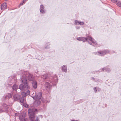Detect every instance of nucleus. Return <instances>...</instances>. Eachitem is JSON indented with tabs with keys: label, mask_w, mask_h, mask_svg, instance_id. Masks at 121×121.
<instances>
[{
	"label": "nucleus",
	"mask_w": 121,
	"mask_h": 121,
	"mask_svg": "<svg viewBox=\"0 0 121 121\" xmlns=\"http://www.w3.org/2000/svg\"><path fill=\"white\" fill-rule=\"evenodd\" d=\"M38 76L40 79L41 78H42L43 79H45L46 81L45 84V89L48 91L51 90L52 85L54 86L56 85V84H54L53 82H56L57 81L56 77L53 78L52 77L50 76L48 74H46Z\"/></svg>",
	"instance_id": "1"
},
{
	"label": "nucleus",
	"mask_w": 121,
	"mask_h": 121,
	"mask_svg": "<svg viewBox=\"0 0 121 121\" xmlns=\"http://www.w3.org/2000/svg\"><path fill=\"white\" fill-rule=\"evenodd\" d=\"M22 83L24 84V85L21 84L19 86V89L22 91H24L26 89H29L30 88L26 82L27 79L25 78L23 79L22 78H20Z\"/></svg>",
	"instance_id": "2"
},
{
	"label": "nucleus",
	"mask_w": 121,
	"mask_h": 121,
	"mask_svg": "<svg viewBox=\"0 0 121 121\" xmlns=\"http://www.w3.org/2000/svg\"><path fill=\"white\" fill-rule=\"evenodd\" d=\"M20 73L22 76L21 77H22L24 79L25 78L26 79V77H27L28 80L30 81H32L34 79L33 75L30 73L28 71H24L22 70L20 71Z\"/></svg>",
	"instance_id": "3"
},
{
	"label": "nucleus",
	"mask_w": 121,
	"mask_h": 121,
	"mask_svg": "<svg viewBox=\"0 0 121 121\" xmlns=\"http://www.w3.org/2000/svg\"><path fill=\"white\" fill-rule=\"evenodd\" d=\"M87 41L88 43L91 45H93L94 47H99L100 45L99 44L95 39L90 36H88L87 37Z\"/></svg>",
	"instance_id": "4"
},
{
	"label": "nucleus",
	"mask_w": 121,
	"mask_h": 121,
	"mask_svg": "<svg viewBox=\"0 0 121 121\" xmlns=\"http://www.w3.org/2000/svg\"><path fill=\"white\" fill-rule=\"evenodd\" d=\"M37 109H36L29 108L28 110V115L30 119L32 121H35L36 120L34 115L35 111H36Z\"/></svg>",
	"instance_id": "5"
},
{
	"label": "nucleus",
	"mask_w": 121,
	"mask_h": 121,
	"mask_svg": "<svg viewBox=\"0 0 121 121\" xmlns=\"http://www.w3.org/2000/svg\"><path fill=\"white\" fill-rule=\"evenodd\" d=\"M110 51L109 50L106 49L104 51H99L95 53V54L99 56H104L107 53H109Z\"/></svg>",
	"instance_id": "6"
},
{
	"label": "nucleus",
	"mask_w": 121,
	"mask_h": 121,
	"mask_svg": "<svg viewBox=\"0 0 121 121\" xmlns=\"http://www.w3.org/2000/svg\"><path fill=\"white\" fill-rule=\"evenodd\" d=\"M26 114L25 113H21L20 115L19 118L20 121H28V120L27 118H24L26 116Z\"/></svg>",
	"instance_id": "7"
},
{
	"label": "nucleus",
	"mask_w": 121,
	"mask_h": 121,
	"mask_svg": "<svg viewBox=\"0 0 121 121\" xmlns=\"http://www.w3.org/2000/svg\"><path fill=\"white\" fill-rule=\"evenodd\" d=\"M42 93L41 92H39L37 95H35L34 96L32 97L34 99H40L41 98Z\"/></svg>",
	"instance_id": "8"
},
{
	"label": "nucleus",
	"mask_w": 121,
	"mask_h": 121,
	"mask_svg": "<svg viewBox=\"0 0 121 121\" xmlns=\"http://www.w3.org/2000/svg\"><path fill=\"white\" fill-rule=\"evenodd\" d=\"M76 39L78 40L82 41L84 42L87 41V37H80L77 38Z\"/></svg>",
	"instance_id": "9"
},
{
	"label": "nucleus",
	"mask_w": 121,
	"mask_h": 121,
	"mask_svg": "<svg viewBox=\"0 0 121 121\" xmlns=\"http://www.w3.org/2000/svg\"><path fill=\"white\" fill-rule=\"evenodd\" d=\"M35 99V100L34 103V107H37L39 106L40 104L41 101L39 100V99Z\"/></svg>",
	"instance_id": "10"
},
{
	"label": "nucleus",
	"mask_w": 121,
	"mask_h": 121,
	"mask_svg": "<svg viewBox=\"0 0 121 121\" xmlns=\"http://www.w3.org/2000/svg\"><path fill=\"white\" fill-rule=\"evenodd\" d=\"M4 98L5 99H10L12 97V95L10 93H8L4 96Z\"/></svg>",
	"instance_id": "11"
},
{
	"label": "nucleus",
	"mask_w": 121,
	"mask_h": 121,
	"mask_svg": "<svg viewBox=\"0 0 121 121\" xmlns=\"http://www.w3.org/2000/svg\"><path fill=\"white\" fill-rule=\"evenodd\" d=\"M39 10L40 12L42 13H45L46 12L45 10L44 9L43 6L42 4L40 6Z\"/></svg>",
	"instance_id": "12"
},
{
	"label": "nucleus",
	"mask_w": 121,
	"mask_h": 121,
	"mask_svg": "<svg viewBox=\"0 0 121 121\" xmlns=\"http://www.w3.org/2000/svg\"><path fill=\"white\" fill-rule=\"evenodd\" d=\"M84 23V22H83L79 21L76 20L74 21V24L76 25H83Z\"/></svg>",
	"instance_id": "13"
},
{
	"label": "nucleus",
	"mask_w": 121,
	"mask_h": 121,
	"mask_svg": "<svg viewBox=\"0 0 121 121\" xmlns=\"http://www.w3.org/2000/svg\"><path fill=\"white\" fill-rule=\"evenodd\" d=\"M13 97L14 100H17L20 99V95L18 94H15L13 96Z\"/></svg>",
	"instance_id": "14"
},
{
	"label": "nucleus",
	"mask_w": 121,
	"mask_h": 121,
	"mask_svg": "<svg viewBox=\"0 0 121 121\" xmlns=\"http://www.w3.org/2000/svg\"><path fill=\"white\" fill-rule=\"evenodd\" d=\"M62 71L66 73L67 71V66L65 65H64L61 67Z\"/></svg>",
	"instance_id": "15"
},
{
	"label": "nucleus",
	"mask_w": 121,
	"mask_h": 121,
	"mask_svg": "<svg viewBox=\"0 0 121 121\" xmlns=\"http://www.w3.org/2000/svg\"><path fill=\"white\" fill-rule=\"evenodd\" d=\"M30 93V91L28 90L26 92H23L22 93V94L23 97H26L27 95H29Z\"/></svg>",
	"instance_id": "16"
},
{
	"label": "nucleus",
	"mask_w": 121,
	"mask_h": 121,
	"mask_svg": "<svg viewBox=\"0 0 121 121\" xmlns=\"http://www.w3.org/2000/svg\"><path fill=\"white\" fill-rule=\"evenodd\" d=\"M32 86L33 88L36 89L37 87V82L35 81H33L32 82Z\"/></svg>",
	"instance_id": "17"
},
{
	"label": "nucleus",
	"mask_w": 121,
	"mask_h": 121,
	"mask_svg": "<svg viewBox=\"0 0 121 121\" xmlns=\"http://www.w3.org/2000/svg\"><path fill=\"white\" fill-rule=\"evenodd\" d=\"M12 88L14 91H16L18 88V87L16 84H14Z\"/></svg>",
	"instance_id": "18"
},
{
	"label": "nucleus",
	"mask_w": 121,
	"mask_h": 121,
	"mask_svg": "<svg viewBox=\"0 0 121 121\" xmlns=\"http://www.w3.org/2000/svg\"><path fill=\"white\" fill-rule=\"evenodd\" d=\"M91 79L94 81L97 82L98 81V79L97 78H95L93 77H91Z\"/></svg>",
	"instance_id": "19"
},
{
	"label": "nucleus",
	"mask_w": 121,
	"mask_h": 121,
	"mask_svg": "<svg viewBox=\"0 0 121 121\" xmlns=\"http://www.w3.org/2000/svg\"><path fill=\"white\" fill-rule=\"evenodd\" d=\"M111 70L110 69L106 67L105 71L108 73L110 72Z\"/></svg>",
	"instance_id": "20"
},
{
	"label": "nucleus",
	"mask_w": 121,
	"mask_h": 121,
	"mask_svg": "<svg viewBox=\"0 0 121 121\" xmlns=\"http://www.w3.org/2000/svg\"><path fill=\"white\" fill-rule=\"evenodd\" d=\"M8 105L6 104L5 103H4L2 105V106L4 107V108L6 109H7L8 108Z\"/></svg>",
	"instance_id": "21"
},
{
	"label": "nucleus",
	"mask_w": 121,
	"mask_h": 121,
	"mask_svg": "<svg viewBox=\"0 0 121 121\" xmlns=\"http://www.w3.org/2000/svg\"><path fill=\"white\" fill-rule=\"evenodd\" d=\"M50 45V44L46 45L45 47V48L46 49H49L50 48V47L49 46Z\"/></svg>",
	"instance_id": "22"
},
{
	"label": "nucleus",
	"mask_w": 121,
	"mask_h": 121,
	"mask_svg": "<svg viewBox=\"0 0 121 121\" xmlns=\"http://www.w3.org/2000/svg\"><path fill=\"white\" fill-rule=\"evenodd\" d=\"M116 4L117 6L121 7V3L120 1H118Z\"/></svg>",
	"instance_id": "23"
},
{
	"label": "nucleus",
	"mask_w": 121,
	"mask_h": 121,
	"mask_svg": "<svg viewBox=\"0 0 121 121\" xmlns=\"http://www.w3.org/2000/svg\"><path fill=\"white\" fill-rule=\"evenodd\" d=\"M24 101H25V99L23 97H22L21 98V99L20 100V102L22 103H23L24 102Z\"/></svg>",
	"instance_id": "24"
},
{
	"label": "nucleus",
	"mask_w": 121,
	"mask_h": 121,
	"mask_svg": "<svg viewBox=\"0 0 121 121\" xmlns=\"http://www.w3.org/2000/svg\"><path fill=\"white\" fill-rule=\"evenodd\" d=\"M96 89H97V92H99L101 91V89L100 88L98 87H96Z\"/></svg>",
	"instance_id": "25"
},
{
	"label": "nucleus",
	"mask_w": 121,
	"mask_h": 121,
	"mask_svg": "<svg viewBox=\"0 0 121 121\" xmlns=\"http://www.w3.org/2000/svg\"><path fill=\"white\" fill-rule=\"evenodd\" d=\"M93 90L94 92L95 93H96L97 92V89H96V87H94L93 88Z\"/></svg>",
	"instance_id": "26"
},
{
	"label": "nucleus",
	"mask_w": 121,
	"mask_h": 121,
	"mask_svg": "<svg viewBox=\"0 0 121 121\" xmlns=\"http://www.w3.org/2000/svg\"><path fill=\"white\" fill-rule=\"evenodd\" d=\"M112 1L114 3H117V0H112Z\"/></svg>",
	"instance_id": "27"
},
{
	"label": "nucleus",
	"mask_w": 121,
	"mask_h": 121,
	"mask_svg": "<svg viewBox=\"0 0 121 121\" xmlns=\"http://www.w3.org/2000/svg\"><path fill=\"white\" fill-rule=\"evenodd\" d=\"M21 114H20L19 113H15V116H20V115Z\"/></svg>",
	"instance_id": "28"
},
{
	"label": "nucleus",
	"mask_w": 121,
	"mask_h": 121,
	"mask_svg": "<svg viewBox=\"0 0 121 121\" xmlns=\"http://www.w3.org/2000/svg\"><path fill=\"white\" fill-rule=\"evenodd\" d=\"M25 1L23 0L22 2L20 4V6H21L24 3H25Z\"/></svg>",
	"instance_id": "29"
},
{
	"label": "nucleus",
	"mask_w": 121,
	"mask_h": 121,
	"mask_svg": "<svg viewBox=\"0 0 121 121\" xmlns=\"http://www.w3.org/2000/svg\"><path fill=\"white\" fill-rule=\"evenodd\" d=\"M106 69V67H104V68H102L101 69V71H100V72H102L101 70H102L103 71H104V70H105Z\"/></svg>",
	"instance_id": "30"
},
{
	"label": "nucleus",
	"mask_w": 121,
	"mask_h": 121,
	"mask_svg": "<svg viewBox=\"0 0 121 121\" xmlns=\"http://www.w3.org/2000/svg\"><path fill=\"white\" fill-rule=\"evenodd\" d=\"M38 117L40 118V119H42L43 118V116L42 115H39V116Z\"/></svg>",
	"instance_id": "31"
},
{
	"label": "nucleus",
	"mask_w": 121,
	"mask_h": 121,
	"mask_svg": "<svg viewBox=\"0 0 121 121\" xmlns=\"http://www.w3.org/2000/svg\"><path fill=\"white\" fill-rule=\"evenodd\" d=\"M99 72H100V71H96L95 72H92V73H99Z\"/></svg>",
	"instance_id": "32"
},
{
	"label": "nucleus",
	"mask_w": 121,
	"mask_h": 121,
	"mask_svg": "<svg viewBox=\"0 0 121 121\" xmlns=\"http://www.w3.org/2000/svg\"><path fill=\"white\" fill-rule=\"evenodd\" d=\"M39 119L40 118L38 117H36V121H39Z\"/></svg>",
	"instance_id": "33"
},
{
	"label": "nucleus",
	"mask_w": 121,
	"mask_h": 121,
	"mask_svg": "<svg viewBox=\"0 0 121 121\" xmlns=\"http://www.w3.org/2000/svg\"><path fill=\"white\" fill-rule=\"evenodd\" d=\"M75 28L76 29H80V27L79 26H76L75 27Z\"/></svg>",
	"instance_id": "34"
},
{
	"label": "nucleus",
	"mask_w": 121,
	"mask_h": 121,
	"mask_svg": "<svg viewBox=\"0 0 121 121\" xmlns=\"http://www.w3.org/2000/svg\"><path fill=\"white\" fill-rule=\"evenodd\" d=\"M115 52V51H112L111 52V53H114Z\"/></svg>",
	"instance_id": "35"
},
{
	"label": "nucleus",
	"mask_w": 121,
	"mask_h": 121,
	"mask_svg": "<svg viewBox=\"0 0 121 121\" xmlns=\"http://www.w3.org/2000/svg\"><path fill=\"white\" fill-rule=\"evenodd\" d=\"M71 121H78V120H75L74 119H72L71 120Z\"/></svg>",
	"instance_id": "36"
},
{
	"label": "nucleus",
	"mask_w": 121,
	"mask_h": 121,
	"mask_svg": "<svg viewBox=\"0 0 121 121\" xmlns=\"http://www.w3.org/2000/svg\"><path fill=\"white\" fill-rule=\"evenodd\" d=\"M2 111V110L1 109H0V112H1Z\"/></svg>",
	"instance_id": "37"
},
{
	"label": "nucleus",
	"mask_w": 121,
	"mask_h": 121,
	"mask_svg": "<svg viewBox=\"0 0 121 121\" xmlns=\"http://www.w3.org/2000/svg\"><path fill=\"white\" fill-rule=\"evenodd\" d=\"M13 80H15V79H13L12 80H11V82H12V81H13Z\"/></svg>",
	"instance_id": "38"
},
{
	"label": "nucleus",
	"mask_w": 121,
	"mask_h": 121,
	"mask_svg": "<svg viewBox=\"0 0 121 121\" xmlns=\"http://www.w3.org/2000/svg\"><path fill=\"white\" fill-rule=\"evenodd\" d=\"M28 0H25V1H27Z\"/></svg>",
	"instance_id": "39"
},
{
	"label": "nucleus",
	"mask_w": 121,
	"mask_h": 121,
	"mask_svg": "<svg viewBox=\"0 0 121 121\" xmlns=\"http://www.w3.org/2000/svg\"><path fill=\"white\" fill-rule=\"evenodd\" d=\"M25 104H24V105H24V106H25V107H26V106H25V105H25Z\"/></svg>",
	"instance_id": "40"
}]
</instances>
